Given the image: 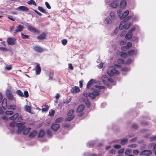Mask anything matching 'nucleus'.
<instances>
[{
  "label": "nucleus",
  "instance_id": "79ce46f5",
  "mask_svg": "<svg viewBox=\"0 0 156 156\" xmlns=\"http://www.w3.org/2000/svg\"><path fill=\"white\" fill-rule=\"evenodd\" d=\"M21 37L23 39H28L29 36L28 35H25L22 33H21Z\"/></svg>",
  "mask_w": 156,
  "mask_h": 156
},
{
  "label": "nucleus",
  "instance_id": "58836bf2",
  "mask_svg": "<svg viewBox=\"0 0 156 156\" xmlns=\"http://www.w3.org/2000/svg\"><path fill=\"white\" fill-rule=\"evenodd\" d=\"M121 56L125 58H126L127 56V54L126 52H121Z\"/></svg>",
  "mask_w": 156,
  "mask_h": 156
},
{
  "label": "nucleus",
  "instance_id": "5701e85b",
  "mask_svg": "<svg viewBox=\"0 0 156 156\" xmlns=\"http://www.w3.org/2000/svg\"><path fill=\"white\" fill-rule=\"evenodd\" d=\"M45 134V131L43 129H41L40 131L38 136L39 138L42 137Z\"/></svg>",
  "mask_w": 156,
  "mask_h": 156
},
{
  "label": "nucleus",
  "instance_id": "6e6552de",
  "mask_svg": "<svg viewBox=\"0 0 156 156\" xmlns=\"http://www.w3.org/2000/svg\"><path fill=\"white\" fill-rule=\"evenodd\" d=\"M33 49L36 52L41 53L44 51V49L41 47L35 45L33 47Z\"/></svg>",
  "mask_w": 156,
  "mask_h": 156
},
{
  "label": "nucleus",
  "instance_id": "c756f323",
  "mask_svg": "<svg viewBox=\"0 0 156 156\" xmlns=\"http://www.w3.org/2000/svg\"><path fill=\"white\" fill-rule=\"evenodd\" d=\"M38 9L42 12L45 13L46 14L48 13V12H46L45 10L41 7L39 6L38 7Z\"/></svg>",
  "mask_w": 156,
  "mask_h": 156
},
{
  "label": "nucleus",
  "instance_id": "cd10ccee",
  "mask_svg": "<svg viewBox=\"0 0 156 156\" xmlns=\"http://www.w3.org/2000/svg\"><path fill=\"white\" fill-rule=\"evenodd\" d=\"M24 109L26 111L30 113H32L31 107L27 105H26L24 107Z\"/></svg>",
  "mask_w": 156,
  "mask_h": 156
},
{
  "label": "nucleus",
  "instance_id": "4468645a",
  "mask_svg": "<svg viewBox=\"0 0 156 156\" xmlns=\"http://www.w3.org/2000/svg\"><path fill=\"white\" fill-rule=\"evenodd\" d=\"M80 91L79 87L76 86L72 87L70 90V91L72 93H76L79 92Z\"/></svg>",
  "mask_w": 156,
  "mask_h": 156
},
{
  "label": "nucleus",
  "instance_id": "9b49d317",
  "mask_svg": "<svg viewBox=\"0 0 156 156\" xmlns=\"http://www.w3.org/2000/svg\"><path fill=\"white\" fill-rule=\"evenodd\" d=\"M51 128L54 131L56 132L60 128V126L57 123H53L52 124Z\"/></svg>",
  "mask_w": 156,
  "mask_h": 156
},
{
  "label": "nucleus",
  "instance_id": "4be33fe9",
  "mask_svg": "<svg viewBox=\"0 0 156 156\" xmlns=\"http://www.w3.org/2000/svg\"><path fill=\"white\" fill-rule=\"evenodd\" d=\"M31 128H26V127L23 130V134L24 135H27L30 131Z\"/></svg>",
  "mask_w": 156,
  "mask_h": 156
},
{
  "label": "nucleus",
  "instance_id": "c9c22d12",
  "mask_svg": "<svg viewBox=\"0 0 156 156\" xmlns=\"http://www.w3.org/2000/svg\"><path fill=\"white\" fill-rule=\"evenodd\" d=\"M128 53L129 56H131L133 55L135 53V50H131L128 51Z\"/></svg>",
  "mask_w": 156,
  "mask_h": 156
},
{
  "label": "nucleus",
  "instance_id": "1a4fd4ad",
  "mask_svg": "<svg viewBox=\"0 0 156 156\" xmlns=\"http://www.w3.org/2000/svg\"><path fill=\"white\" fill-rule=\"evenodd\" d=\"M24 27L21 24H19L18 26L16 27V29L14 32V34L15 35H16L19 32H21L24 29Z\"/></svg>",
  "mask_w": 156,
  "mask_h": 156
},
{
  "label": "nucleus",
  "instance_id": "9d476101",
  "mask_svg": "<svg viewBox=\"0 0 156 156\" xmlns=\"http://www.w3.org/2000/svg\"><path fill=\"white\" fill-rule=\"evenodd\" d=\"M107 73L108 75L111 76H114L115 74L118 75L119 74V72L115 69H112L109 71H108Z\"/></svg>",
  "mask_w": 156,
  "mask_h": 156
},
{
  "label": "nucleus",
  "instance_id": "f704fd0d",
  "mask_svg": "<svg viewBox=\"0 0 156 156\" xmlns=\"http://www.w3.org/2000/svg\"><path fill=\"white\" fill-rule=\"evenodd\" d=\"M63 120V118L62 117H59L55 121V123H60Z\"/></svg>",
  "mask_w": 156,
  "mask_h": 156
},
{
  "label": "nucleus",
  "instance_id": "f3484780",
  "mask_svg": "<svg viewBox=\"0 0 156 156\" xmlns=\"http://www.w3.org/2000/svg\"><path fill=\"white\" fill-rule=\"evenodd\" d=\"M84 108L85 107L84 105H81L78 107L76 110V112L78 113L81 112L84 110Z\"/></svg>",
  "mask_w": 156,
  "mask_h": 156
},
{
  "label": "nucleus",
  "instance_id": "2f4dec72",
  "mask_svg": "<svg viewBox=\"0 0 156 156\" xmlns=\"http://www.w3.org/2000/svg\"><path fill=\"white\" fill-rule=\"evenodd\" d=\"M27 3L29 5H33L35 6L37 5V4L35 3V2L33 0H29L27 2Z\"/></svg>",
  "mask_w": 156,
  "mask_h": 156
},
{
  "label": "nucleus",
  "instance_id": "69168bd1",
  "mask_svg": "<svg viewBox=\"0 0 156 156\" xmlns=\"http://www.w3.org/2000/svg\"><path fill=\"white\" fill-rule=\"evenodd\" d=\"M119 43L120 44L122 45H124L126 44V41H124L122 40L120 41H119Z\"/></svg>",
  "mask_w": 156,
  "mask_h": 156
},
{
  "label": "nucleus",
  "instance_id": "f8f14e48",
  "mask_svg": "<svg viewBox=\"0 0 156 156\" xmlns=\"http://www.w3.org/2000/svg\"><path fill=\"white\" fill-rule=\"evenodd\" d=\"M47 34V33L43 32L37 37V39L39 40H44L46 39Z\"/></svg>",
  "mask_w": 156,
  "mask_h": 156
},
{
  "label": "nucleus",
  "instance_id": "473e14b6",
  "mask_svg": "<svg viewBox=\"0 0 156 156\" xmlns=\"http://www.w3.org/2000/svg\"><path fill=\"white\" fill-rule=\"evenodd\" d=\"M16 94L20 97H24L23 92L20 90H17L16 91Z\"/></svg>",
  "mask_w": 156,
  "mask_h": 156
},
{
  "label": "nucleus",
  "instance_id": "f257e3e1",
  "mask_svg": "<svg viewBox=\"0 0 156 156\" xmlns=\"http://www.w3.org/2000/svg\"><path fill=\"white\" fill-rule=\"evenodd\" d=\"M100 94L99 91L94 90L92 93H88L87 92H84L83 93L84 95L86 97H90L93 99H95L96 96H98Z\"/></svg>",
  "mask_w": 156,
  "mask_h": 156
},
{
  "label": "nucleus",
  "instance_id": "423d86ee",
  "mask_svg": "<svg viewBox=\"0 0 156 156\" xmlns=\"http://www.w3.org/2000/svg\"><path fill=\"white\" fill-rule=\"evenodd\" d=\"M16 39L13 37H9L7 39L8 44L12 45L16 43Z\"/></svg>",
  "mask_w": 156,
  "mask_h": 156
},
{
  "label": "nucleus",
  "instance_id": "4c0bfd02",
  "mask_svg": "<svg viewBox=\"0 0 156 156\" xmlns=\"http://www.w3.org/2000/svg\"><path fill=\"white\" fill-rule=\"evenodd\" d=\"M74 112V110L73 109H71L69 111L67 115L68 116L71 115H74L73 114Z\"/></svg>",
  "mask_w": 156,
  "mask_h": 156
},
{
  "label": "nucleus",
  "instance_id": "f03ea898",
  "mask_svg": "<svg viewBox=\"0 0 156 156\" xmlns=\"http://www.w3.org/2000/svg\"><path fill=\"white\" fill-rule=\"evenodd\" d=\"M96 82L94 79H91L88 81L87 85V88L88 89H90L94 90V88L95 87L94 84Z\"/></svg>",
  "mask_w": 156,
  "mask_h": 156
},
{
  "label": "nucleus",
  "instance_id": "8fccbe9b",
  "mask_svg": "<svg viewBox=\"0 0 156 156\" xmlns=\"http://www.w3.org/2000/svg\"><path fill=\"white\" fill-rule=\"evenodd\" d=\"M16 122H12L9 124V126L13 128L15 126Z\"/></svg>",
  "mask_w": 156,
  "mask_h": 156
},
{
  "label": "nucleus",
  "instance_id": "3c124183",
  "mask_svg": "<svg viewBox=\"0 0 156 156\" xmlns=\"http://www.w3.org/2000/svg\"><path fill=\"white\" fill-rule=\"evenodd\" d=\"M67 42V41L66 39H64L62 40V43L64 45H66Z\"/></svg>",
  "mask_w": 156,
  "mask_h": 156
},
{
  "label": "nucleus",
  "instance_id": "052dcab7",
  "mask_svg": "<svg viewBox=\"0 0 156 156\" xmlns=\"http://www.w3.org/2000/svg\"><path fill=\"white\" fill-rule=\"evenodd\" d=\"M45 5L47 8L49 9H51V7L49 4V3L47 2H45Z\"/></svg>",
  "mask_w": 156,
  "mask_h": 156
},
{
  "label": "nucleus",
  "instance_id": "7c9ffc66",
  "mask_svg": "<svg viewBox=\"0 0 156 156\" xmlns=\"http://www.w3.org/2000/svg\"><path fill=\"white\" fill-rule=\"evenodd\" d=\"M131 25V23L130 22L127 23H126V22H125V25H124V29H128L130 26Z\"/></svg>",
  "mask_w": 156,
  "mask_h": 156
},
{
  "label": "nucleus",
  "instance_id": "4d7b16f0",
  "mask_svg": "<svg viewBox=\"0 0 156 156\" xmlns=\"http://www.w3.org/2000/svg\"><path fill=\"white\" fill-rule=\"evenodd\" d=\"M105 20L107 23H111L112 22L111 20L109 18H106L105 19Z\"/></svg>",
  "mask_w": 156,
  "mask_h": 156
},
{
  "label": "nucleus",
  "instance_id": "774afa93",
  "mask_svg": "<svg viewBox=\"0 0 156 156\" xmlns=\"http://www.w3.org/2000/svg\"><path fill=\"white\" fill-rule=\"evenodd\" d=\"M133 153L135 155H137L139 154V152L137 150H134L133 151Z\"/></svg>",
  "mask_w": 156,
  "mask_h": 156
},
{
  "label": "nucleus",
  "instance_id": "6e6d98bb",
  "mask_svg": "<svg viewBox=\"0 0 156 156\" xmlns=\"http://www.w3.org/2000/svg\"><path fill=\"white\" fill-rule=\"evenodd\" d=\"M95 87L98 88L100 89H104L105 88V87L104 86L98 85L95 86Z\"/></svg>",
  "mask_w": 156,
  "mask_h": 156
},
{
  "label": "nucleus",
  "instance_id": "e433bc0d",
  "mask_svg": "<svg viewBox=\"0 0 156 156\" xmlns=\"http://www.w3.org/2000/svg\"><path fill=\"white\" fill-rule=\"evenodd\" d=\"M84 101L87 107H90V104L89 101L88 99H86L84 100Z\"/></svg>",
  "mask_w": 156,
  "mask_h": 156
},
{
  "label": "nucleus",
  "instance_id": "7ed1b4c3",
  "mask_svg": "<svg viewBox=\"0 0 156 156\" xmlns=\"http://www.w3.org/2000/svg\"><path fill=\"white\" fill-rule=\"evenodd\" d=\"M131 16H128L123 21H122L121 22L119 26V29L120 30H122L123 29H124V25H125V22H126L128 20H129L131 18Z\"/></svg>",
  "mask_w": 156,
  "mask_h": 156
},
{
  "label": "nucleus",
  "instance_id": "a18cd8bd",
  "mask_svg": "<svg viewBox=\"0 0 156 156\" xmlns=\"http://www.w3.org/2000/svg\"><path fill=\"white\" fill-rule=\"evenodd\" d=\"M110 16L112 19L114 20L115 19V16L114 12H111L110 13Z\"/></svg>",
  "mask_w": 156,
  "mask_h": 156
},
{
  "label": "nucleus",
  "instance_id": "ddd939ff",
  "mask_svg": "<svg viewBox=\"0 0 156 156\" xmlns=\"http://www.w3.org/2000/svg\"><path fill=\"white\" fill-rule=\"evenodd\" d=\"M36 74L37 75L39 74L41 71V67L39 63H36V66L35 67Z\"/></svg>",
  "mask_w": 156,
  "mask_h": 156
},
{
  "label": "nucleus",
  "instance_id": "393cba45",
  "mask_svg": "<svg viewBox=\"0 0 156 156\" xmlns=\"http://www.w3.org/2000/svg\"><path fill=\"white\" fill-rule=\"evenodd\" d=\"M7 100L5 98H4L2 101V105L4 109H5L7 105Z\"/></svg>",
  "mask_w": 156,
  "mask_h": 156
},
{
  "label": "nucleus",
  "instance_id": "680f3d73",
  "mask_svg": "<svg viewBox=\"0 0 156 156\" xmlns=\"http://www.w3.org/2000/svg\"><path fill=\"white\" fill-rule=\"evenodd\" d=\"M132 128L135 129H137L139 128V126L136 124H134L133 125Z\"/></svg>",
  "mask_w": 156,
  "mask_h": 156
},
{
  "label": "nucleus",
  "instance_id": "5fc2aeb1",
  "mask_svg": "<svg viewBox=\"0 0 156 156\" xmlns=\"http://www.w3.org/2000/svg\"><path fill=\"white\" fill-rule=\"evenodd\" d=\"M131 41H135L138 42V38L137 37H133Z\"/></svg>",
  "mask_w": 156,
  "mask_h": 156
},
{
  "label": "nucleus",
  "instance_id": "a211bd4d",
  "mask_svg": "<svg viewBox=\"0 0 156 156\" xmlns=\"http://www.w3.org/2000/svg\"><path fill=\"white\" fill-rule=\"evenodd\" d=\"M129 14V11L128 10H126L123 13L122 15L120 17V19L121 20L123 19H124L126 18L127 17V16Z\"/></svg>",
  "mask_w": 156,
  "mask_h": 156
},
{
  "label": "nucleus",
  "instance_id": "09e8293b",
  "mask_svg": "<svg viewBox=\"0 0 156 156\" xmlns=\"http://www.w3.org/2000/svg\"><path fill=\"white\" fill-rule=\"evenodd\" d=\"M5 113L7 115H11L13 113V112L12 111H7L5 112Z\"/></svg>",
  "mask_w": 156,
  "mask_h": 156
},
{
  "label": "nucleus",
  "instance_id": "bf43d9fd",
  "mask_svg": "<svg viewBox=\"0 0 156 156\" xmlns=\"http://www.w3.org/2000/svg\"><path fill=\"white\" fill-rule=\"evenodd\" d=\"M124 151V148H122L120 149L118 151V154H122Z\"/></svg>",
  "mask_w": 156,
  "mask_h": 156
},
{
  "label": "nucleus",
  "instance_id": "412c9836",
  "mask_svg": "<svg viewBox=\"0 0 156 156\" xmlns=\"http://www.w3.org/2000/svg\"><path fill=\"white\" fill-rule=\"evenodd\" d=\"M126 5V1L123 0L120 3V6L121 8H125Z\"/></svg>",
  "mask_w": 156,
  "mask_h": 156
},
{
  "label": "nucleus",
  "instance_id": "603ef678",
  "mask_svg": "<svg viewBox=\"0 0 156 156\" xmlns=\"http://www.w3.org/2000/svg\"><path fill=\"white\" fill-rule=\"evenodd\" d=\"M23 120V116L22 115H20L18 117V119H17L18 121L19 122H21Z\"/></svg>",
  "mask_w": 156,
  "mask_h": 156
},
{
  "label": "nucleus",
  "instance_id": "20e7f679",
  "mask_svg": "<svg viewBox=\"0 0 156 156\" xmlns=\"http://www.w3.org/2000/svg\"><path fill=\"white\" fill-rule=\"evenodd\" d=\"M27 29L30 31L35 34H38L40 33V31L38 30L31 26H27Z\"/></svg>",
  "mask_w": 156,
  "mask_h": 156
},
{
  "label": "nucleus",
  "instance_id": "338daca9",
  "mask_svg": "<svg viewBox=\"0 0 156 156\" xmlns=\"http://www.w3.org/2000/svg\"><path fill=\"white\" fill-rule=\"evenodd\" d=\"M132 62L131 59L129 58L127 59V61L126 63V64H129L131 63Z\"/></svg>",
  "mask_w": 156,
  "mask_h": 156
},
{
  "label": "nucleus",
  "instance_id": "6ab92c4d",
  "mask_svg": "<svg viewBox=\"0 0 156 156\" xmlns=\"http://www.w3.org/2000/svg\"><path fill=\"white\" fill-rule=\"evenodd\" d=\"M118 4L119 2L117 1H114L110 4V6L112 7L115 8L117 7Z\"/></svg>",
  "mask_w": 156,
  "mask_h": 156
},
{
  "label": "nucleus",
  "instance_id": "bb28decb",
  "mask_svg": "<svg viewBox=\"0 0 156 156\" xmlns=\"http://www.w3.org/2000/svg\"><path fill=\"white\" fill-rule=\"evenodd\" d=\"M37 133L36 130H34L32 132H31L29 135V137L30 138H33L34 137Z\"/></svg>",
  "mask_w": 156,
  "mask_h": 156
},
{
  "label": "nucleus",
  "instance_id": "13d9d810",
  "mask_svg": "<svg viewBox=\"0 0 156 156\" xmlns=\"http://www.w3.org/2000/svg\"><path fill=\"white\" fill-rule=\"evenodd\" d=\"M0 50L3 51H8L9 50V49L3 47L0 48Z\"/></svg>",
  "mask_w": 156,
  "mask_h": 156
},
{
  "label": "nucleus",
  "instance_id": "72a5a7b5",
  "mask_svg": "<svg viewBox=\"0 0 156 156\" xmlns=\"http://www.w3.org/2000/svg\"><path fill=\"white\" fill-rule=\"evenodd\" d=\"M74 115L68 116V117L66 119V121H70L74 118Z\"/></svg>",
  "mask_w": 156,
  "mask_h": 156
},
{
  "label": "nucleus",
  "instance_id": "aec40b11",
  "mask_svg": "<svg viewBox=\"0 0 156 156\" xmlns=\"http://www.w3.org/2000/svg\"><path fill=\"white\" fill-rule=\"evenodd\" d=\"M133 35L132 33L131 32L128 33L125 36V38L126 40H129L131 39Z\"/></svg>",
  "mask_w": 156,
  "mask_h": 156
},
{
  "label": "nucleus",
  "instance_id": "c85d7f7f",
  "mask_svg": "<svg viewBox=\"0 0 156 156\" xmlns=\"http://www.w3.org/2000/svg\"><path fill=\"white\" fill-rule=\"evenodd\" d=\"M120 144L122 145H124L127 144L128 142V139L127 138H124L121 139Z\"/></svg>",
  "mask_w": 156,
  "mask_h": 156
},
{
  "label": "nucleus",
  "instance_id": "e2e57ef3",
  "mask_svg": "<svg viewBox=\"0 0 156 156\" xmlns=\"http://www.w3.org/2000/svg\"><path fill=\"white\" fill-rule=\"evenodd\" d=\"M132 46V43L130 42H128L126 45L127 47L128 48H130Z\"/></svg>",
  "mask_w": 156,
  "mask_h": 156
},
{
  "label": "nucleus",
  "instance_id": "de8ad7c7",
  "mask_svg": "<svg viewBox=\"0 0 156 156\" xmlns=\"http://www.w3.org/2000/svg\"><path fill=\"white\" fill-rule=\"evenodd\" d=\"M47 134L48 136H50V137H51L52 136V133L50 129H48L47 131Z\"/></svg>",
  "mask_w": 156,
  "mask_h": 156
},
{
  "label": "nucleus",
  "instance_id": "0e129e2a",
  "mask_svg": "<svg viewBox=\"0 0 156 156\" xmlns=\"http://www.w3.org/2000/svg\"><path fill=\"white\" fill-rule=\"evenodd\" d=\"M114 147L115 148L119 149L121 148V146L119 145L116 144L114 145Z\"/></svg>",
  "mask_w": 156,
  "mask_h": 156
},
{
  "label": "nucleus",
  "instance_id": "37998d69",
  "mask_svg": "<svg viewBox=\"0 0 156 156\" xmlns=\"http://www.w3.org/2000/svg\"><path fill=\"white\" fill-rule=\"evenodd\" d=\"M55 113V111L54 110L51 109L50 110L49 112V114L50 116L52 117L53 116Z\"/></svg>",
  "mask_w": 156,
  "mask_h": 156
},
{
  "label": "nucleus",
  "instance_id": "39448f33",
  "mask_svg": "<svg viewBox=\"0 0 156 156\" xmlns=\"http://www.w3.org/2000/svg\"><path fill=\"white\" fill-rule=\"evenodd\" d=\"M24 124V122H20L17 123V124L18 126V130L17 132L18 134H19V133H21L22 131L23 130V129H24V128H25V126H23V125Z\"/></svg>",
  "mask_w": 156,
  "mask_h": 156
},
{
  "label": "nucleus",
  "instance_id": "a878e982",
  "mask_svg": "<svg viewBox=\"0 0 156 156\" xmlns=\"http://www.w3.org/2000/svg\"><path fill=\"white\" fill-rule=\"evenodd\" d=\"M19 116V114L18 113H16L14 114L12 116L9 118V119L11 120H15Z\"/></svg>",
  "mask_w": 156,
  "mask_h": 156
},
{
  "label": "nucleus",
  "instance_id": "b1692460",
  "mask_svg": "<svg viewBox=\"0 0 156 156\" xmlns=\"http://www.w3.org/2000/svg\"><path fill=\"white\" fill-rule=\"evenodd\" d=\"M49 108L48 105L43 106H42V111L43 112H48Z\"/></svg>",
  "mask_w": 156,
  "mask_h": 156
},
{
  "label": "nucleus",
  "instance_id": "dca6fc26",
  "mask_svg": "<svg viewBox=\"0 0 156 156\" xmlns=\"http://www.w3.org/2000/svg\"><path fill=\"white\" fill-rule=\"evenodd\" d=\"M152 151L151 150H144L140 153V154L141 155H148L151 154Z\"/></svg>",
  "mask_w": 156,
  "mask_h": 156
},
{
  "label": "nucleus",
  "instance_id": "864d4df0",
  "mask_svg": "<svg viewBox=\"0 0 156 156\" xmlns=\"http://www.w3.org/2000/svg\"><path fill=\"white\" fill-rule=\"evenodd\" d=\"M24 96L25 98H28L29 96V94L27 90L24 91Z\"/></svg>",
  "mask_w": 156,
  "mask_h": 156
},
{
  "label": "nucleus",
  "instance_id": "c03bdc74",
  "mask_svg": "<svg viewBox=\"0 0 156 156\" xmlns=\"http://www.w3.org/2000/svg\"><path fill=\"white\" fill-rule=\"evenodd\" d=\"M153 146V151L154 152L155 154L156 155V144H153L152 145Z\"/></svg>",
  "mask_w": 156,
  "mask_h": 156
},
{
  "label": "nucleus",
  "instance_id": "ea45409f",
  "mask_svg": "<svg viewBox=\"0 0 156 156\" xmlns=\"http://www.w3.org/2000/svg\"><path fill=\"white\" fill-rule=\"evenodd\" d=\"M132 152L131 150L129 149H127L125 152V154L126 155H129Z\"/></svg>",
  "mask_w": 156,
  "mask_h": 156
},
{
  "label": "nucleus",
  "instance_id": "2eb2a0df",
  "mask_svg": "<svg viewBox=\"0 0 156 156\" xmlns=\"http://www.w3.org/2000/svg\"><path fill=\"white\" fill-rule=\"evenodd\" d=\"M17 9L18 10L21 11L23 12H28L29 9L27 7L23 6H20L17 7Z\"/></svg>",
  "mask_w": 156,
  "mask_h": 156
},
{
  "label": "nucleus",
  "instance_id": "a19ab883",
  "mask_svg": "<svg viewBox=\"0 0 156 156\" xmlns=\"http://www.w3.org/2000/svg\"><path fill=\"white\" fill-rule=\"evenodd\" d=\"M117 63L119 64H124L125 63V61L123 59L119 58L117 60Z\"/></svg>",
  "mask_w": 156,
  "mask_h": 156
},
{
  "label": "nucleus",
  "instance_id": "0eeeda50",
  "mask_svg": "<svg viewBox=\"0 0 156 156\" xmlns=\"http://www.w3.org/2000/svg\"><path fill=\"white\" fill-rule=\"evenodd\" d=\"M6 97L9 100H12L14 99V96L10 90L7 89L5 91Z\"/></svg>",
  "mask_w": 156,
  "mask_h": 156
},
{
  "label": "nucleus",
  "instance_id": "49530a36",
  "mask_svg": "<svg viewBox=\"0 0 156 156\" xmlns=\"http://www.w3.org/2000/svg\"><path fill=\"white\" fill-rule=\"evenodd\" d=\"M16 105H8V108L9 109H11L13 110H15L16 109Z\"/></svg>",
  "mask_w": 156,
  "mask_h": 156
}]
</instances>
